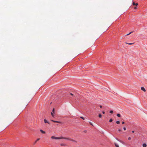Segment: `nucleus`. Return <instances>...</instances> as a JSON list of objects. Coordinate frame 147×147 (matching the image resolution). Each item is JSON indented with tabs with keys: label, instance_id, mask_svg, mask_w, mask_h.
<instances>
[{
	"label": "nucleus",
	"instance_id": "nucleus-1",
	"mask_svg": "<svg viewBox=\"0 0 147 147\" xmlns=\"http://www.w3.org/2000/svg\"><path fill=\"white\" fill-rule=\"evenodd\" d=\"M61 139H64L67 140H69V141H71L72 142H77L75 140H74L72 139H71L70 137H61Z\"/></svg>",
	"mask_w": 147,
	"mask_h": 147
},
{
	"label": "nucleus",
	"instance_id": "nucleus-2",
	"mask_svg": "<svg viewBox=\"0 0 147 147\" xmlns=\"http://www.w3.org/2000/svg\"><path fill=\"white\" fill-rule=\"evenodd\" d=\"M51 138L52 139H54L56 140L61 139V137H55V136H53L51 137Z\"/></svg>",
	"mask_w": 147,
	"mask_h": 147
},
{
	"label": "nucleus",
	"instance_id": "nucleus-3",
	"mask_svg": "<svg viewBox=\"0 0 147 147\" xmlns=\"http://www.w3.org/2000/svg\"><path fill=\"white\" fill-rule=\"evenodd\" d=\"M51 121L57 123H61V122L59 121H54V120H51Z\"/></svg>",
	"mask_w": 147,
	"mask_h": 147
},
{
	"label": "nucleus",
	"instance_id": "nucleus-4",
	"mask_svg": "<svg viewBox=\"0 0 147 147\" xmlns=\"http://www.w3.org/2000/svg\"><path fill=\"white\" fill-rule=\"evenodd\" d=\"M141 89L142 90H143V91H144V92H146V90H145V89L143 87H141Z\"/></svg>",
	"mask_w": 147,
	"mask_h": 147
},
{
	"label": "nucleus",
	"instance_id": "nucleus-5",
	"mask_svg": "<svg viewBox=\"0 0 147 147\" xmlns=\"http://www.w3.org/2000/svg\"><path fill=\"white\" fill-rule=\"evenodd\" d=\"M44 121L45 123H48L49 124H50V123L48 122L46 119H44Z\"/></svg>",
	"mask_w": 147,
	"mask_h": 147
},
{
	"label": "nucleus",
	"instance_id": "nucleus-6",
	"mask_svg": "<svg viewBox=\"0 0 147 147\" xmlns=\"http://www.w3.org/2000/svg\"><path fill=\"white\" fill-rule=\"evenodd\" d=\"M40 131L42 134H45V131H43L42 129H40Z\"/></svg>",
	"mask_w": 147,
	"mask_h": 147
},
{
	"label": "nucleus",
	"instance_id": "nucleus-7",
	"mask_svg": "<svg viewBox=\"0 0 147 147\" xmlns=\"http://www.w3.org/2000/svg\"><path fill=\"white\" fill-rule=\"evenodd\" d=\"M40 139L39 138H38L37 140L35 141L34 144V145L36 143V142L38 140H40Z\"/></svg>",
	"mask_w": 147,
	"mask_h": 147
},
{
	"label": "nucleus",
	"instance_id": "nucleus-8",
	"mask_svg": "<svg viewBox=\"0 0 147 147\" xmlns=\"http://www.w3.org/2000/svg\"><path fill=\"white\" fill-rule=\"evenodd\" d=\"M146 146H147V145H146V144L145 143L144 144H143V147H146Z\"/></svg>",
	"mask_w": 147,
	"mask_h": 147
},
{
	"label": "nucleus",
	"instance_id": "nucleus-9",
	"mask_svg": "<svg viewBox=\"0 0 147 147\" xmlns=\"http://www.w3.org/2000/svg\"><path fill=\"white\" fill-rule=\"evenodd\" d=\"M125 43L127 44H128L129 45H132L134 43H129L126 42Z\"/></svg>",
	"mask_w": 147,
	"mask_h": 147
},
{
	"label": "nucleus",
	"instance_id": "nucleus-10",
	"mask_svg": "<svg viewBox=\"0 0 147 147\" xmlns=\"http://www.w3.org/2000/svg\"><path fill=\"white\" fill-rule=\"evenodd\" d=\"M115 145L116 147H119L118 145L117 144L115 143Z\"/></svg>",
	"mask_w": 147,
	"mask_h": 147
},
{
	"label": "nucleus",
	"instance_id": "nucleus-11",
	"mask_svg": "<svg viewBox=\"0 0 147 147\" xmlns=\"http://www.w3.org/2000/svg\"><path fill=\"white\" fill-rule=\"evenodd\" d=\"M60 145L61 146H65V144L63 143H61L60 144Z\"/></svg>",
	"mask_w": 147,
	"mask_h": 147
},
{
	"label": "nucleus",
	"instance_id": "nucleus-12",
	"mask_svg": "<svg viewBox=\"0 0 147 147\" xmlns=\"http://www.w3.org/2000/svg\"><path fill=\"white\" fill-rule=\"evenodd\" d=\"M98 117L99 118H101L102 117V115L100 114H99L98 115Z\"/></svg>",
	"mask_w": 147,
	"mask_h": 147
},
{
	"label": "nucleus",
	"instance_id": "nucleus-13",
	"mask_svg": "<svg viewBox=\"0 0 147 147\" xmlns=\"http://www.w3.org/2000/svg\"><path fill=\"white\" fill-rule=\"evenodd\" d=\"M120 121H117L116 122V123L117 124H119L120 123Z\"/></svg>",
	"mask_w": 147,
	"mask_h": 147
},
{
	"label": "nucleus",
	"instance_id": "nucleus-14",
	"mask_svg": "<svg viewBox=\"0 0 147 147\" xmlns=\"http://www.w3.org/2000/svg\"><path fill=\"white\" fill-rule=\"evenodd\" d=\"M117 116L119 117H120L121 116V115L119 114H117Z\"/></svg>",
	"mask_w": 147,
	"mask_h": 147
},
{
	"label": "nucleus",
	"instance_id": "nucleus-15",
	"mask_svg": "<svg viewBox=\"0 0 147 147\" xmlns=\"http://www.w3.org/2000/svg\"><path fill=\"white\" fill-rule=\"evenodd\" d=\"M130 32L129 33L127 34L126 35H129V34H131L132 32Z\"/></svg>",
	"mask_w": 147,
	"mask_h": 147
},
{
	"label": "nucleus",
	"instance_id": "nucleus-16",
	"mask_svg": "<svg viewBox=\"0 0 147 147\" xmlns=\"http://www.w3.org/2000/svg\"><path fill=\"white\" fill-rule=\"evenodd\" d=\"M130 32L129 33L127 34L126 35H129V34H131L132 32Z\"/></svg>",
	"mask_w": 147,
	"mask_h": 147
},
{
	"label": "nucleus",
	"instance_id": "nucleus-17",
	"mask_svg": "<svg viewBox=\"0 0 147 147\" xmlns=\"http://www.w3.org/2000/svg\"><path fill=\"white\" fill-rule=\"evenodd\" d=\"M112 121H113V120H112V119H111L109 120V121L110 122H112Z\"/></svg>",
	"mask_w": 147,
	"mask_h": 147
},
{
	"label": "nucleus",
	"instance_id": "nucleus-18",
	"mask_svg": "<svg viewBox=\"0 0 147 147\" xmlns=\"http://www.w3.org/2000/svg\"><path fill=\"white\" fill-rule=\"evenodd\" d=\"M52 112H53V113H55V109H54V108L53 109V111H52Z\"/></svg>",
	"mask_w": 147,
	"mask_h": 147
},
{
	"label": "nucleus",
	"instance_id": "nucleus-19",
	"mask_svg": "<svg viewBox=\"0 0 147 147\" xmlns=\"http://www.w3.org/2000/svg\"><path fill=\"white\" fill-rule=\"evenodd\" d=\"M53 112H51V114L52 116L53 117H54V115H53Z\"/></svg>",
	"mask_w": 147,
	"mask_h": 147
},
{
	"label": "nucleus",
	"instance_id": "nucleus-20",
	"mask_svg": "<svg viewBox=\"0 0 147 147\" xmlns=\"http://www.w3.org/2000/svg\"><path fill=\"white\" fill-rule=\"evenodd\" d=\"M110 113L112 114L113 113V111H110Z\"/></svg>",
	"mask_w": 147,
	"mask_h": 147
},
{
	"label": "nucleus",
	"instance_id": "nucleus-21",
	"mask_svg": "<svg viewBox=\"0 0 147 147\" xmlns=\"http://www.w3.org/2000/svg\"><path fill=\"white\" fill-rule=\"evenodd\" d=\"M80 117L81 118H82V119H83V120L85 119L84 118V117Z\"/></svg>",
	"mask_w": 147,
	"mask_h": 147
},
{
	"label": "nucleus",
	"instance_id": "nucleus-22",
	"mask_svg": "<svg viewBox=\"0 0 147 147\" xmlns=\"http://www.w3.org/2000/svg\"><path fill=\"white\" fill-rule=\"evenodd\" d=\"M89 123L91 125H92V126H93V125L92 124V123H91V122H89Z\"/></svg>",
	"mask_w": 147,
	"mask_h": 147
},
{
	"label": "nucleus",
	"instance_id": "nucleus-23",
	"mask_svg": "<svg viewBox=\"0 0 147 147\" xmlns=\"http://www.w3.org/2000/svg\"><path fill=\"white\" fill-rule=\"evenodd\" d=\"M131 138L130 137H129V138H128V140H131Z\"/></svg>",
	"mask_w": 147,
	"mask_h": 147
},
{
	"label": "nucleus",
	"instance_id": "nucleus-24",
	"mask_svg": "<svg viewBox=\"0 0 147 147\" xmlns=\"http://www.w3.org/2000/svg\"><path fill=\"white\" fill-rule=\"evenodd\" d=\"M135 3L133 2V3H132V4L134 5H135Z\"/></svg>",
	"mask_w": 147,
	"mask_h": 147
},
{
	"label": "nucleus",
	"instance_id": "nucleus-25",
	"mask_svg": "<svg viewBox=\"0 0 147 147\" xmlns=\"http://www.w3.org/2000/svg\"><path fill=\"white\" fill-rule=\"evenodd\" d=\"M121 142L122 143H123L124 142L123 141H121V140H120V141H119Z\"/></svg>",
	"mask_w": 147,
	"mask_h": 147
},
{
	"label": "nucleus",
	"instance_id": "nucleus-26",
	"mask_svg": "<svg viewBox=\"0 0 147 147\" xmlns=\"http://www.w3.org/2000/svg\"><path fill=\"white\" fill-rule=\"evenodd\" d=\"M123 129L124 130H126V128H125V127H124Z\"/></svg>",
	"mask_w": 147,
	"mask_h": 147
},
{
	"label": "nucleus",
	"instance_id": "nucleus-27",
	"mask_svg": "<svg viewBox=\"0 0 147 147\" xmlns=\"http://www.w3.org/2000/svg\"><path fill=\"white\" fill-rule=\"evenodd\" d=\"M138 5V3H136V4H135V5L136 6H137V5Z\"/></svg>",
	"mask_w": 147,
	"mask_h": 147
},
{
	"label": "nucleus",
	"instance_id": "nucleus-28",
	"mask_svg": "<svg viewBox=\"0 0 147 147\" xmlns=\"http://www.w3.org/2000/svg\"><path fill=\"white\" fill-rule=\"evenodd\" d=\"M118 131H121V130L120 129H118Z\"/></svg>",
	"mask_w": 147,
	"mask_h": 147
},
{
	"label": "nucleus",
	"instance_id": "nucleus-29",
	"mask_svg": "<svg viewBox=\"0 0 147 147\" xmlns=\"http://www.w3.org/2000/svg\"><path fill=\"white\" fill-rule=\"evenodd\" d=\"M102 113L103 114H104L105 113V112L104 111H103L102 112Z\"/></svg>",
	"mask_w": 147,
	"mask_h": 147
},
{
	"label": "nucleus",
	"instance_id": "nucleus-30",
	"mask_svg": "<svg viewBox=\"0 0 147 147\" xmlns=\"http://www.w3.org/2000/svg\"><path fill=\"white\" fill-rule=\"evenodd\" d=\"M70 94V95H72V96H73V94H72L71 93Z\"/></svg>",
	"mask_w": 147,
	"mask_h": 147
},
{
	"label": "nucleus",
	"instance_id": "nucleus-31",
	"mask_svg": "<svg viewBox=\"0 0 147 147\" xmlns=\"http://www.w3.org/2000/svg\"><path fill=\"white\" fill-rule=\"evenodd\" d=\"M100 108H102V106L100 105Z\"/></svg>",
	"mask_w": 147,
	"mask_h": 147
},
{
	"label": "nucleus",
	"instance_id": "nucleus-32",
	"mask_svg": "<svg viewBox=\"0 0 147 147\" xmlns=\"http://www.w3.org/2000/svg\"><path fill=\"white\" fill-rule=\"evenodd\" d=\"M124 123H124V122H122V124H124Z\"/></svg>",
	"mask_w": 147,
	"mask_h": 147
},
{
	"label": "nucleus",
	"instance_id": "nucleus-33",
	"mask_svg": "<svg viewBox=\"0 0 147 147\" xmlns=\"http://www.w3.org/2000/svg\"><path fill=\"white\" fill-rule=\"evenodd\" d=\"M134 8L135 9H137V8H136V7H134Z\"/></svg>",
	"mask_w": 147,
	"mask_h": 147
},
{
	"label": "nucleus",
	"instance_id": "nucleus-34",
	"mask_svg": "<svg viewBox=\"0 0 147 147\" xmlns=\"http://www.w3.org/2000/svg\"><path fill=\"white\" fill-rule=\"evenodd\" d=\"M134 131H132V133H134Z\"/></svg>",
	"mask_w": 147,
	"mask_h": 147
},
{
	"label": "nucleus",
	"instance_id": "nucleus-35",
	"mask_svg": "<svg viewBox=\"0 0 147 147\" xmlns=\"http://www.w3.org/2000/svg\"><path fill=\"white\" fill-rule=\"evenodd\" d=\"M86 131H84V132H86Z\"/></svg>",
	"mask_w": 147,
	"mask_h": 147
}]
</instances>
